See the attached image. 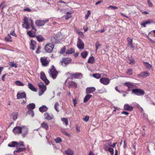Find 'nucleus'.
Listing matches in <instances>:
<instances>
[{
  "label": "nucleus",
  "mask_w": 155,
  "mask_h": 155,
  "mask_svg": "<svg viewBox=\"0 0 155 155\" xmlns=\"http://www.w3.org/2000/svg\"><path fill=\"white\" fill-rule=\"evenodd\" d=\"M25 147H21V148H19L17 149L16 150H15L14 153L15 154V152L17 153H19L21 151H23L24 150H25Z\"/></svg>",
  "instance_id": "c756f323"
},
{
  "label": "nucleus",
  "mask_w": 155,
  "mask_h": 155,
  "mask_svg": "<svg viewBox=\"0 0 155 155\" xmlns=\"http://www.w3.org/2000/svg\"><path fill=\"white\" fill-rule=\"evenodd\" d=\"M126 74L129 75H131L132 74V69H128L126 72Z\"/></svg>",
  "instance_id": "49530a36"
},
{
  "label": "nucleus",
  "mask_w": 155,
  "mask_h": 155,
  "mask_svg": "<svg viewBox=\"0 0 155 155\" xmlns=\"http://www.w3.org/2000/svg\"><path fill=\"white\" fill-rule=\"evenodd\" d=\"M10 65L12 67H14L15 68H16L18 67L17 64L15 63H14L13 62H10Z\"/></svg>",
  "instance_id": "864d4df0"
},
{
  "label": "nucleus",
  "mask_w": 155,
  "mask_h": 155,
  "mask_svg": "<svg viewBox=\"0 0 155 155\" xmlns=\"http://www.w3.org/2000/svg\"><path fill=\"white\" fill-rule=\"evenodd\" d=\"M108 8H111V9H117L118 8L116 6H114L112 5H110L108 7Z\"/></svg>",
  "instance_id": "bf43d9fd"
},
{
  "label": "nucleus",
  "mask_w": 155,
  "mask_h": 155,
  "mask_svg": "<svg viewBox=\"0 0 155 155\" xmlns=\"http://www.w3.org/2000/svg\"><path fill=\"white\" fill-rule=\"evenodd\" d=\"M124 108L125 110L129 111H131L133 110V107L128 104H125L124 105Z\"/></svg>",
  "instance_id": "aec40b11"
},
{
  "label": "nucleus",
  "mask_w": 155,
  "mask_h": 155,
  "mask_svg": "<svg viewBox=\"0 0 155 155\" xmlns=\"http://www.w3.org/2000/svg\"><path fill=\"white\" fill-rule=\"evenodd\" d=\"M101 46V44H100L98 41H97L95 44V46H96V51H97V49L100 48Z\"/></svg>",
  "instance_id": "a18cd8bd"
},
{
  "label": "nucleus",
  "mask_w": 155,
  "mask_h": 155,
  "mask_svg": "<svg viewBox=\"0 0 155 155\" xmlns=\"http://www.w3.org/2000/svg\"><path fill=\"white\" fill-rule=\"evenodd\" d=\"M23 141H21L19 142V144H18V147L19 146H22L23 147H25L24 145L23 144Z\"/></svg>",
  "instance_id": "052dcab7"
},
{
  "label": "nucleus",
  "mask_w": 155,
  "mask_h": 155,
  "mask_svg": "<svg viewBox=\"0 0 155 155\" xmlns=\"http://www.w3.org/2000/svg\"><path fill=\"white\" fill-rule=\"evenodd\" d=\"M77 45L80 49H83L84 48V43L80 38H78Z\"/></svg>",
  "instance_id": "0eeeda50"
},
{
  "label": "nucleus",
  "mask_w": 155,
  "mask_h": 155,
  "mask_svg": "<svg viewBox=\"0 0 155 155\" xmlns=\"http://www.w3.org/2000/svg\"><path fill=\"white\" fill-rule=\"evenodd\" d=\"M26 94L25 92H18L17 94V99L26 98Z\"/></svg>",
  "instance_id": "dca6fc26"
},
{
  "label": "nucleus",
  "mask_w": 155,
  "mask_h": 155,
  "mask_svg": "<svg viewBox=\"0 0 155 155\" xmlns=\"http://www.w3.org/2000/svg\"><path fill=\"white\" fill-rule=\"evenodd\" d=\"M150 75V74L149 73L147 72H142L140 74L138 75L139 77H141L142 78H145L147 76H149Z\"/></svg>",
  "instance_id": "4be33fe9"
},
{
  "label": "nucleus",
  "mask_w": 155,
  "mask_h": 155,
  "mask_svg": "<svg viewBox=\"0 0 155 155\" xmlns=\"http://www.w3.org/2000/svg\"><path fill=\"white\" fill-rule=\"evenodd\" d=\"M40 61L42 65L44 67L47 66L49 63L50 60L48 59L47 57H44L40 58Z\"/></svg>",
  "instance_id": "39448f33"
},
{
  "label": "nucleus",
  "mask_w": 155,
  "mask_h": 155,
  "mask_svg": "<svg viewBox=\"0 0 155 155\" xmlns=\"http://www.w3.org/2000/svg\"><path fill=\"white\" fill-rule=\"evenodd\" d=\"M38 86L40 88V91L41 92V94L40 95H41L46 90V87L42 83H40L38 84Z\"/></svg>",
  "instance_id": "ddd939ff"
},
{
  "label": "nucleus",
  "mask_w": 155,
  "mask_h": 155,
  "mask_svg": "<svg viewBox=\"0 0 155 155\" xmlns=\"http://www.w3.org/2000/svg\"><path fill=\"white\" fill-rule=\"evenodd\" d=\"M71 59L69 58H65L63 59L62 61H61V65L65 67L69 64L71 61Z\"/></svg>",
  "instance_id": "1a4fd4ad"
},
{
  "label": "nucleus",
  "mask_w": 155,
  "mask_h": 155,
  "mask_svg": "<svg viewBox=\"0 0 155 155\" xmlns=\"http://www.w3.org/2000/svg\"><path fill=\"white\" fill-rule=\"evenodd\" d=\"M153 21L151 19H149L147 21H143L142 23H141V25L143 26V27H145L146 25L150 24L151 23H152Z\"/></svg>",
  "instance_id": "b1692460"
},
{
  "label": "nucleus",
  "mask_w": 155,
  "mask_h": 155,
  "mask_svg": "<svg viewBox=\"0 0 155 155\" xmlns=\"http://www.w3.org/2000/svg\"><path fill=\"white\" fill-rule=\"evenodd\" d=\"M41 126L46 130H48V124L44 122L42 123Z\"/></svg>",
  "instance_id": "2f4dec72"
},
{
  "label": "nucleus",
  "mask_w": 155,
  "mask_h": 155,
  "mask_svg": "<svg viewBox=\"0 0 155 155\" xmlns=\"http://www.w3.org/2000/svg\"><path fill=\"white\" fill-rule=\"evenodd\" d=\"M124 86H126L128 87V91H131L132 88L136 87L135 84L133 83H131L130 82H125L124 83Z\"/></svg>",
  "instance_id": "6e6552de"
},
{
  "label": "nucleus",
  "mask_w": 155,
  "mask_h": 155,
  "mask_svg": "<svg viewBox=\"0 0 155 155\" xmlns=\"http://www.w3.org/2000/svg\"><path fill=\"white\" fill-rule=\"evenodd\" d=\"M15 83L18 86H23L24 85L23 84L19 81H15Z\"/></svg>",
  "instance_id": "a19ab883"
},
{
  "label": "nucleus",
  "mask_w": 155,
  "mask_h": 155,
  "mask_svg": "<svg viewBox=\"0 0 155 155\" xmlns=\"http://www.w3.org/2000/svg\"><path fill=\"white\" fill-rule=\"evenodd\" d=\"M49 19H46L44 20H36L35 22L36 25L37 26H43L45 24L48 22Z\"/></svg>",
  "instance_id": "9d476101"
},
{
  "label": "nucleus",
  "mask_w": 155,
  "mask_h": 155,
  "mask_svg": "<svg viewBox=\"0 0 155 155\" xmlns=\"http://www.w3.org/2000/svg\"><path fill=\"white\" fill-rule=\"evenodd\" d=\"M47 110L48 108L45 105H43L39 108V110L41 112H45Z\"/></svg>",
  "instance_id": "a878e982"
},
{
  "label": "nucleus",
  "mask_w": 155,
  "mask_h": 155,
  "mask_svg": "<svg viewBox=\"0 0 155 155\" xmlns=\"http://www.w3.org/2000/svg\"><path fill=\"white\" fill-rule=\"evenodd\" d=\"M67 155H73V151L71 150L68 149L65 151Z\"/></svg>",
  "instance_id": "e433bc0d"
},
{
  "label": "nucleus",
  "mask_w": 155,
  "mask_h": 155,
  "mask_svg": "<svg viewBox=\"0 0 155 155\" xmlns=\"http://www.w3.org/2000/svg\"><path fill=\"white\" fill-rule=\"evenodd\" d=\"M72 78H81L82 77V75L81 73H76L71 75Z\"/></svg>",
  "instance_id": "a211bd4d"
},
{
  "label": "nucleus",
  "mask_w": 155,
  "mask_h": 155,
  "mask_svg": "<svg viewBox=\"0 0 155 155\" xmlns=\"http://www.w3.org/2000/svg\"><path fill=\"white\" fill-rule=\"evenodd\" d=\"M27 34L31 37H33L35 36V34L32 32V31H28Z\"/></svg>",
  "instance_id": "ea45409f"
},
{
  "label": "nucleus",
  "mask_w": 155,
  "mask_h": 155,
  "mask_svg": "<svg viewBox=\"0 0 155 155\" xmlns=\"http://www.w3.org/2000/svg\"><path fill=\"white\" fill-rule=\"evenodd\" d=\"M62 140L60 137H57L54 140L55 142L57 143H58L61 141Z\"/></svg>",
  "instance_id": "8fccbe9b"
},
{
  "label": "nucleus",
  "mask_w": 155,
  "mask_h": 155,
  "mask_svg": "<svg viewBox=\"0 0 155 155\" xmlns=\"http://www.w3.org/2000/svg\"><path fill=\"white\" fill-rule=\"evenodd\" d=\"M92 76L97 79H99L101 77V75L99 74L96 73L93 74Z\"/></svg>",
  "instance_id": "37998d69"
},
{
  "label": "nucleus",
  "mask_w": 155,
  "mask_h": 155,
  "mask_svg": "<svg viewBox=\"0 0 155 155\" xmlns=\"http://www.w3.org/2000/svg\"><path fill=\"white\" fill-rule=\"evenodd\" d=\"M44 116L45 118L48 120H50L52 119L53 118V116L52 115H50L47 112L45 113L44 114Z\"/></svg>",
  "instance_id": "412c9836"
},
{
  "label": "nucleus",
  "mask_w": 155,
  "mask_h": 155,
  "mask_svg": "<svg viewBox=\"0 0 155 155\" xmlns=\"http://www.w3.org/2000/svg\"><path fill=\"white\" fill-rule=\"evenodd\" d=\"M147 3L148 4L149 7H152L153 6V4L152 3L150 0L147 1Z\"/></svg>",
  "instance_id": "69168bd1"
},
{
  "label": "nucleus",
  "mask_w": 155,
  "mask_h": 155,
  "mask_svg": "<svg viewBox=\"0 0 155 155\" xmlns=\"http://www.w3.org/2000/svg\"><path fill=\"white\" fill-rule=\"evenodd\" d=\"M24 23L22 24V27L25 28L27 29H28L29 28V23H31V27L35 31H36V29L33 26L34 23L32 20L31 19H30L29 20H28V18L25 16L24 17Z\"/></svg>",
  "instance_id": "f257e3e1"
},
{
  "label": "nucleus",
  "mask_w": 155,
  "mask_h": 155,
  "mask_svg": "<svg viewBox=\"0 0 155 155\" xmlns=\"http://www.w3.org/2000/svg\"><path fill=\"white\" fill-rule=\"evenodd\" d=\"M48 73L50 76L53 79H54L56 78L58 75V72L56 70L54 65H52L51 68L49 69Z\"/></svg>",
  "instance_id": "f03ea898"
},
{
  "label": "nucleus",
  "mask_w": 155,
  "mask_h": 155,
  "mask_svg": "<svg viewBox=\"0 0 155 155\" xmlns=\"http://www.w3.org/2000/svg\"><path fill=\"white\" fill-rule=\"evenodd\" d=\"M108 151L110 153V154L111 155H114V149L110 147V148H109Z\"/></svg>",
  "instance_id": "5fc2aeb1"
},
{
  "label": "nucleus",
  "mask_w": 155,
  "mask_h": 155,
  "mask_svg": "<svg viewBox=\"0 0 155 155\" xmlns=\"http://www.w3.org/2000/svg\"><path fill=\"white\" fill-rule=\"evenodd\" d=\"M36 38L37 40L39 42L43 40H44V38H43L41 36H37L36 37Z\"/></svg>",
  "instance_id": "c03bdc74"
},
{
  "label": "nucleus",
  "mask_w": 155,
  "mask_h": 155,
  "mask_svg": "<svg viewBox=\"0 0 155 155\" xmlns=\"http://www.w3.org/2000/svg\"><path fill=\"white\" fill-rule=\"evenodd\" d=\"M28 87L33 91L36 92L37 90L33 86V85L31 83H29L28 85Z\"/></svg>",
  "instance_id": "c85d7f7f"
},
{
  "label": "nucleus",
  "mask_w": 155,
  "mask_h": 155,
  "mask_svg": "<svg viewBox=\"0 0 155 155\" xmlns=\"http://www.w3.org/2000/svg\"><path fill=\"white\" fill-rule=\"evenodd\" d=\"M77 86V84L74 81H71L69 82L68 86L69 88H76Z\"/></svg>",
  "instance_id": "6ab92c4d"
},
{
  "label": "nucleus",
  "mask_w": 155,
  "mask_h": 155,
  "mask_svg": "<svg viewBox=\"0 0 155 155\" xmlns=\"http://www.w3.org/2000/svg\"><path fill=\"white\" fill-rule=\"evenodd\" d=\"M75 52V50L73 48H70L69 50H68L66 51V54H70L74 53Z\"/></svg>",
  "instance_id": "473e14b6"
},
{
  "label": "nucleus",
  "mask_w": 155,
  "mask_h": 155,
  "mask_svg": "<svg viewBox=\"0 0 155 155\" xmlns=\"http://www.w3.org/2000/svg\"><path fill=\"white\" fill-rule=\"evenodd\" d=\"M61 131L62 132L65 134L67 136H70V134L66 132L64 130L62 129L61 130Z\"/></svg>",
  "instance_id": "603ef678"
},
{
  "label": "nucleus",
  "mask_w": 155,
  "mask_h": 155,
  "mask_svg": "<svg viewBox=\"0 0 155 155\" xmlns=\"http://www.w3.org/2000/svg\"><path fill=\"white\" fill-rule=\"evenodd\" d=\"M94 61V58L93 56L90 57L88 60V62L91 64L93 63Z\"/></svg>",
  "instance_id": "f704fd0d"
},
{
  "label": "nucleus",
  "mask_w": 155,
  "mask_h": 155,
  "mask_svg": "<svg viewBox=\"0 0 155 155\" xmlns=\"http://www.w3.org/2000/svg\"><path fill=\"white\" fill-rule=\"evenodd\" d=\"M27 107L29 110H32L35 108V104L34 103L30 104L27 105Z\"/></svg>",
  "instance_id": "bb28decb"
},
{
  "label": "nucleus",
  "mask_w": 155,
  "mask_h": 155,
  "mask_svg": "<svg viewBox=\"0 0 155 155\" xmlns=\"http://www.w3.org/2000/svg\"><path fill=\"white\" fill-rule=\"evenodd\" d=\"M89 119V116H86L85 117L83 118V120L85 121L86 122H87L88 121Z\"/></svg>",
  "instance_id": "0e129e2a"
},
{
  "label": "nucleus",
  "mask_w": 155,
  "mask_h": 155,
  "mask_svg": "<svg viewBox=\"0 0 155 155\" xmlns=\"http://www.w3.org/2000/svg\"><path fill=\"white\" fill-rule=\"evenodd\" d=\"M100 81L101 84L104 85H107L110 83V80L107 78H101Z\"/></svg>",
  "instance_id": "9b49d317"
},
{
  "label": "nucleus",
  "mask_w": 155,
  "mask_h": 155,
  "mask_svg": "<svg viewBox=\"0 0 155 155\" xmlns=\"http://www.w3.org/2000/svg\"><path fill=\"white\" fill-rule=\"evenodd\" d=\"M105 145H107V146L110 147H111L112 146L111 142L110 141H109L105 144Z\"/></svg>",
  "instance_id": "e2e57ef3"
},
{
  "label": "nucleus",
  "mask_w": 155,
  "mask_h": 155,
  "mask_svg": "<svg viewBox=\"0 0 155 155\" xmlns=\"http://www.w3.org/2000/svg\"><path fill=\"white\" fill-rule=\"evenodd\" d=\"M5 40L8 42H10L12 41V37L10 35L8 34L7 36L5 38Z\"/></svg>",
  "instance_id": "72a5a7b5"
},
{
  "label": "nucleus",
  "mask_w": 155,
  "mask_h": 155,
  "mask_svg": "<svg viewBox=\"0 0 155 155\" xmlns=\"http://www.w3.org/2000/svg\"><path fill=\"white\" fill-rule=\"evenodd\" d=\"M143 63L145 64V67L147 68L150 69L151 68V65L147 62H144Z\"/></svg>",
  "instance_id": "79ce46f5"
},
{
  "label": "nucleus",
  "mask_w": 155,
  "mask_h": 155,
  "mask_svg": "<svg viewBox=\"0 0 155 155\" xmlns=\"http://www.w3.org/2000/svg\"><path fill=\"white\" fill-rule=\"evenodd\" d=\"M61 120L64 123H65L66 126H67L68 124V120L67 118H61Z\"/></svg>",
  "instance_id": "4c0bfd02"
},
{
  "label": "nucleus",
  "mask_w": 155,
  "mask_h": 155,
  "mask_svg": "<svg viewBox=\"0 0 155 155\" xmlns=\"http://www.w3.org/2000/svg\"><path fill=\"white\" fill-rule=\"evenodd\" d=\"M66 50L65 48H62L60 50V53L61 54H63L64 53Z\"/></svg>",
  "instance_id": "13d9d810"
},
{
  "label": "nucleus",
  "mask_w": 155,
  "mask_h": 155,
  "mask_svg": "<svg viewBox=\"0 0 155 155\" xmlns=\"http://www.w3.org/2000/svg\"><path fill=\"white\" fill-rule=\"evenodd\" d=\"M110 148V147H109V146H107V145L105 144L104 146V150L106 151H108L109 148Z\"/></svg>",
  "instance_id": "680f3d73"
},
{
  "label": "nucleus",
  "mask_w": 155,
  "mask_h": 155,
  "mask_svg": "<svg viewBox=\"0 0 155 155\" xmlns=\"http://www.w3.org/2000/svg\"><path fill=\"white\" fill-rule=\"evenodd\" d=\"M127 41L128 42V45L130 46V48H134V47L132 44L133 41L132 39L129 37H128L127 38Z\"/></svg>",
  "instance_id": "5701e85b"
},
{
  "label": "nucleus",
  "mask_w": 155,
  "mask_h": 155,
  "mask_svg": "<svg viewBox=\"0 0 155 155\" xmlns=\"http://www.w3.org/2000/svg\"><path fill=\"white\" fill-rule=\"evenodd\" d=\"M21 134H22V136L24 138L28 134V127L26 126H21Z\"/></svg>",
  "instance_id": "423d86ee"
},
{
  "label": "nucleus",
  "mask_w": 155,
  "mask_h": 155,
  "mask_svg": "<svg viewBox=\"0 0 155 155\" xmlns=\"http://www.w3.org/2000/svg\"><path fill=\"white\" fill-rule=\"evenodd\" d=\"M18 143L17 142H16L13 141L9 143L8 144V146L9 147H18Z\"/></svg>",
  "instance_id": "393cba45"
},
{
  "label": "nucleus",
  "mask_w": 155,
  "mask_h": 155,
  "mask_svg": "<svg viewBox=\"0 0 155 155\" xmlns=\"http://www.w3.org/2000/svg\"><path fill=\"white\" fill-rule=\"evenodd\" d=\"M73 103L74 107L76 106V104L77 103V100L76 98H74L73 99Z\"/></svg>",
  "instance_id": "6e6d98bb"
},
{
  "label": "nucleus",
  "mask_w": 155,
  "mask_h": 155,
  "mask_svg": "<svg viewBox=\"0 0 155 155\" xmlns=\"http://www.w3.org/2000/svg\"><path fill=\"white\" fill-rule=\"evenodd\" d=\"M27 114H29L31 117H33L34 115V111L33 110H28L27 112Z\"/></svg>",
  "instance_id": "c9c22d12"
},
{
  "label": "nucleus",
  "mask_w": 155,
  "mask_h": 155,
  "mask_svg": "<svg viewBox=\"0 0 155 155\" xmlns=\"http://www.w3.org/2000/svg\"><path fill=\"white\" fill-rule=\"evenodd\" d=\"M96 90L95 87H88L86 89V93L89 94L94 92Z\"/></svg>",
  "instance_id": "f3484780"
},
{
  "label": "nucleus",
  "mask_w": 155,
  "mask_h": 155,
  "mask_svg": "<svg viewBox=\"0 0 155 155\" xmlns=\"http://www.w3.org/2000/svg\"><path fill=\"white\" fill-rule=\"evenodd\" d=\"M90 14H91V12H90V11H89V10L88 11L87 14L85 15V19H87L88 18V17Z\"/></svg>",
  "instance_id": "3c124183"
},
{
  "label": "nucleus",
  "mask_w": 155,
  "mask_h": 155,
  "mask_svg": "<svg viewBox=\"0 0 155 155\" xmlns=\"http://www.w3.org/2000/svg\"><path fill=\"white\" fill-rule=\"evenodd\" d=\"M21 127L16 126L12 130V132L15 135L21 134Z\"/></svg>",
  "instance_id": "4468645a"
},
{
  "label": "nucleus",
  "mask_w": 155,
  "mask_h": 155,
  "mask_svg": "<svg viewBox=\"0 0 155 155\" xmlns=\"http://www.w3.org/2000/svg\"><path fill=\"white\" fill-rule=\"evenodd\" d=\"M41 47L40 46H38V48H37V50L36 51V54H38L40 52V49H41Z\"/></svg>",
  "instance_id": "338daca9"
},
{
  "label": "nucleus",
  "mask_w": 155,
  "mask_h": 155,
  "mask_svg": "<svg viewBox=\"0 0 155 155\" xmlns=\"http://www.w3.org/2000/svg\"><path fill=\"white\" fill-rule=\"evenodd\" d=\"M58 36V35H56L54 37H51V41L52 43H57L59 41L61 40Z\"/></svg>",
  "instance_id": "2eb2a0df"
},
{
  "label": "nucleus",
  "mask_w": 155,
  "mask_h": 155,
  "mask_svg": "<svg viewBox=\"0 0 155 155\" xmlns=\"http://www.w3.org/2000/svg\"><path fill=\"white\" fill-rule=\"evenodd\" d=\"M71 17V15L69 12H67V15L65 16V18L66 20H68Z\"/></svg>",
  "instance_id": "de8ad7c7"
},
{
  "label": "nucleus",
  "mask_w": 155,
  "mask_h": 155,
  "mask_svg": "<svg viewBox=\"0 0 155 155\" xmlns=\"http://www.w3.org/2000/svg\"><path fill=\"white\" fill-rule=\"evenodd\" d=\"M10 34L11 35L13 36H14L15 37H17V35L15 33V31L14 30L12 31V32H10Z\"/></svg>",
  "instance_id": "4d7b16f0"
},
{
  "label": "nucleus",
  "mask_w": 155,
  "mask_h": 155,
  "mask_svg": "<svg viewBox=\"0 0 155 155\" xmlns=\"http://www.w3.org/2000/svg\"><path fill=\"white\" fill-rule=\"evenodd\" d=\"M92 95H90L88 94H87L85 96L84 100V103H86L87 102L89 99L92 97Z\"/></svg>",
  "instance_id": "7c9ffc66"
},
{
  "label": "nucleus",
  "mask_w": 155,
  "mask_h": 155,
  "mask_svg": "<svg viewBox=\"0 0 155 155\" xmlns=\"http://www.w3.org/2000/svg\"><path fill=\"white\" fill-rule=\"evenodd\" d=\"M36 44V43L35 41L34 40H31V42L30 44V47L33 50L35 49V47Z\"/></svg>",
  "instance_id": "cd10ccee"
},
{
  "label": "nucleus",
  "mask_w": 155,
  "mask_h": 155,
  "mask_svg": "<svg viewBox=\"0 0 155 155\" xmlns=\"http://www.w3.org/2000/svg\"><path fill=\"white\" fill-rule=\"evenodd\" d=\"M76 32L78 34L80 35L81 36V35H83V32L82 31H80L79 30H77Z\"/></svg>",
  "instance_id": "774afa93"
},
{
  "label": "nucleus",
  "mask_w": 155,
  "mask_h": 155,
  "mask_svg": "<svg viewBox=\"0 0 155 155\" xmlns=\"http://www.w3.org/2000/svg\"><path fill=\"white\" fill-rule=\"evenodd\" d=\"M132 93L135 94L140 96L143 95L145 94L144 91L140 89H133L132 90Z\"/></svg>",
  "instance_id": "20e7f679"
},
{
  "label": "nucleus",
  "mask_w": 155,
  "mask_h": 155,
  "mask_svg": "<svg viewBox=\"0 0 155 155\" xmlns=\"http://www.w3.org/2000/svg\"><path fill=\"white\" fill-rule=\"evenodd\" d=\"M59 106V104L58 102H57L55 103L54 104V108L56 111L58 112H59V110L58 109V107Z\"/></svg>",
  "instance_id": "09e8293b"
},
{
  "label": "nucleus",
  "mask_w": 155,
  "mask_h": 155,
  "mask_svg": "<svg viewBox=\"0 0 155 155\" xmlns=\"http://www.w3.org/2000/svg\"><path fill=\"white\" fill-rule=\"evenodd\" d=\"M40 78L45 82L46 84H48L49 81L47 79L44 72H41L40 73Z\"/></svg>",
  "instance_id": "f8f14e48"
},
{
  "label": "nucleus",
  "mask_w": 155,
  "mask_h": 155,
  "mask_svg": "<svg viewBox=\"0 0 155 155\" xmlns=\"http://www.w3.org/2000/svg\"><path fill=\"white\" fill-rule=\"evenodd\" d=\"M88 54V53L87 51H85L81 53V54L82 56V58H86L87 57V54Z\"/></svg>",
  "instance_id": "58836bf2"
},
{
  "label": "nucleus",
  "mask_w": 155,
  "mask_h": 155,
  "mask_svg": "<svg viewBox=\"0 0 155 155\" xmlns=\"http://www.w3.org/2000/svg\"><path fill=\"white\" fill-rule=\"evenodd\" d=\"M54 45L53 43L47 44L45 46L44 49L46 52L51 53L53 50Z\"/></svg>",
  "instance_id": "7ed1b4c3"
}]
</instances>
